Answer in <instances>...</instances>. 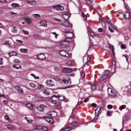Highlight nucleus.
<instances>
[{
	"instance_id": "1",
	"label": "nucleus",
	"mask_w": 131,
	"mask_h": 131,
	"mask_svg": "<svg viewBox=\"0 0 131 131\" xmlns=\"http://www.w3.org/2000/svg\"><path fill=\"white\" fill-rule=\"evenodd\" d=\"M70 31L65 30L64 32L65 33V36L67 38L65 39V41H67L71 42L72 41L71 38L73 36V32Z\"/></svg>"
},
{
	"instance_id": "2",
	"label": "nucleus",
	"mask_w": 131,
	"mask_h": 131,
	"mask_svg": "<svg viewBox=\"0 0 131 131\" xmlns=\"http://www.w3.org/2000/svg\"><path fill=\"white\" fill-rule=\"evenodd\" d=\"M110 72L108 70L104 71L101 77V79L102 80H104L108 78H110L111 76V74H110Z\"/></svg>"
},
{
	"instance_id": "3",
	"label": "nucleus",
	"mask_w": 131,
	"mask_h": 131,
	"mask_svg": "<svg viewBox=\"0 0 131 131\" xmlns=\"http://www.w3.org/2000/svg\"><path fill=\"white\" fill-rule=\"evenodd\" d=\"M69 42L70 41H65V39H64L63 42L60 43V46L61 47L63 48L69 47L70 46Z\"/></svg>"
},
{
	"instance_id": "4",
	"label": "nucleus",
	"mask_w": 131,
	"mask_h": 131,
	"mask_svg": "<svg viewBox=\"0 0 131 131\" xmlns=\"http://www.w3.org/2000/svg\"><path fill=\"white\" fill-rule=\"evenodd\" d=\"M64 25L66 27L65 30L70 31L72 27V26L68 21H66L64 23Z\"/></svg>"
},
{
	"instance_id": "5",
	"label": "nucleus",
	"mask_w": 131,
	"mask_h": 131,
	"mask_svg": "<svg viewBox=\"0 0 131 131\" xmlns=\"http://www.w3.org/2000/svg\"><path fill=\"white\" fill-rule=\"evenodd\" d=\"M60 54L62 56L68 58L69 57V54L63 50H61L59 52Z\"/></svg>"
},
{
	"instance_id": "6",
	"label": "nucleus",
	"mask_w": 131,
	"mask_h": 131,
	"mask_svg": "<svg viewBox=\"0 0 131 131\" xmlns=\"http://www.w3.org/2000/svg\"><path fill=\"white\" fill-rule=\"evenodd\" d=\"M123 16L126 20H128L130 18V14L129 12L126 11L124 12Z\"/></svg>"
},
{
	"instance_id": "7",
	"label": "nucleus",
	"mask_w": 131,
	"mask_h": 131,
	"mask_svg": "<svg viewBox=\"0 0 131 131\" xmlns=\"http://www.w3.org/2000/svg\"><path fill=\"white\" fill-rule=\"evenodd\" d=\"M43 118H45V120L50 124H52L54 121V120L52 118H48V116L43 117Z\"/></svg>"
},
{
	"instance_id": "8",
	"label": "nucleus",
	"mask_w": 131,
	"mask_h": 131,
	"mask_svg": "<svg viewBox=\"0 0 131 131\" xmlns=\"http://www.w3.org/2000/svg\"><path fill=\"white\" fill-rule=\"evenodd\" d=\"M72 70V69L71 68H64L62 69V71L63 73H68L71 72Z\"/></svg>"
},
{
	"instance_id": "9",
	"label": "nucleus",
	"mask_w": 131,
	"mask_h": 131,
	"mask_svg": "<svg viewBox=\"0 0 131 131\" xmlns=\"http://www.w3.org/2000/svg\"><path fill=\"white\" fill-rule=\"evenodd\" d=\"M37 58L40 60H43L46 59V57L44 54H41L37 56Z\"/></svg>"
},
{
	"instance_id": "10",
	"label": "nucleus",
	"mask_w": 131,
	"mask_h": 131,
	"mask_svg": "<svg viewBox=\"0 0 131 131\" xmlns=\"http://www.w3.org/2000/svg\"><path fill=\"white\" fill-rule=\"evenodd\" d=\"M47 115L52 117H55L57 116V113L54 112H53L51 113H47Z\"/></svg>"
},
{
	"instance_id": "11",
	"label": "nucleus",
	"mask_w": 131,
	"mask_h": 131,
	"mask_svg": "<svg viewBox=\"0 0 131 131\" xmlns=\"http://www.w3.org/2000/svg\"><path fill=\"white\" fill-rule=\"evenodd\" d=\"M46 106L43 105H40L37 107V109L40 112H43V111L44 108Z\"/></svg>"
},
{
	"instance_id": "12",
	"label": "nucleus",
	"mask_w": 131,
	"mask_h": 131,
	"mask_svg": "<svg viewBox=\"0 0 131 131\" xmlns=\"http://www.w3.org/2000/svg\"><path fill=\"white\" fill-rule=\"evenodd\" d=\"M101 107H98L95 110V117H96L97 116L99 113H101V112H100V110Z\"/></svg>"
},
{
	"instance_id": "13",
	"label": "nucleus",
	"mask_w": 131,
	"mask_h": 131,
	"mask_svg": "<svg viewBox=\"0 0 131 131\" xmlns=\"http://www.w3.org/2000/svg\"><path fill=\"white\" fill-rule=\"evenodd\" d=\"M26 106L28 108L30 109H33L35 108V106L30 103H28L26 104Z\"/></svg>"
},
{
	"instance_id": "14",
	"label": "nucleus",
	"mask_w": 131,
	"mask_h": 131,
	"mask_svg": "<svg viewBox=\"0 0 131 131\" xmlns=\"http://www.w3.org/2000/svg\"><path fill=\"white\" fill-rule=\"evenodd\" d=\"M53 8L54 9H55L57 10H62L64 8L63 6L59 5L54 6Z\"/></svg>"
},
{
	"instance_id": "15",
	"label": "nucleus",
	"mask_w": 131,
	"mask_h": 131,
	"mask_svg": "<svg viewBox=\"0 0 131 131\" xmlns=\"http://www.w3.org/2000/svg\"><path fill=\"white\" fill-rule=\"evenodd\" d=\"M24 19L26 22L28 24H30L32 23V21L28 17H25L24 18Z\"/></svg>"
},
{
	"instance_id": "16",
	"label": "nucleus",
	"mask_w": 131,
	"mask_h": 131,
	"mask_svg": "<svg viewBox=\"0 0 131 131\" xmlns=\"http://www.w3.org/2000/svg\"><path fill=\"white\" fill-rule=\"evenodd\" d=\"M39 24L40 26L47 27V23L45 21H41L39 22Z\"/></svg>"
},
{
	"instance_id": "17",
	"label": "nucleus",
	"mask_w": 131,
	"mask_h": 131,
	"mask_svg": "<svg viewBox=\"0 0 131 131\" xmlns=\"http://www.w3.org/2000/svg\"><path fill=\"white\" fill-rule=\"evenodd\" d=\"M114 90L111 88H108V94L110 95H113L114 94Z\"/></svg>"
},
{
	"instance_id": "18",
	"label": "nucleus",
	"mask_w": 131,
	"mask_h": 131,
	"mask_svg": "<svg viewBox=\"0 0 131 131\" xmlns=\"http://www.w3.org/2000/svg\"><path fill=\"white\" fill-rule=\"evenodd\" d=\"M4 118L5 120H7L9 122H11L12 121V119L10 118L9 116L7 115H5Z\"/></svg>"
},
{
	"instance_id": "19",
	"label": "nucleus",
	"mask_w": 131,
	"mask_h": 131,
	"mask_svg": "<svg viewBox=\"0 0 131 131\" xmlns=\"http://www.w3.org/2000/svg\"><path fill=\"white\" fill-rule=\"evenodd\" d=\"M43 92L44 93L47 95H49L50 94V92L48 89H43Z\"/></svg>"
},
{
	"instance_id": "20",
	"label": "nucleus",
	"mask_w": 131,
	"mask_h": 131,
	"mask_svg": "<svg viewBox=\"0 0 131 131\" xmlns=\"http://www.w3.org/2000/svg\"><path fill=\"white\" fill-rule=\"evenodd\" d=\"M15 89L17 90L19 92L21 93L23 92V91L22 89H21L18 86H16L15 87Z\"/></svg>"
},
{
	"instance_id": "21",
	"label": "nucleus",
	"mask_w": 131,
	"mask_h": 131,
	"mask_svg": "<svg viewBox=\"0 0 131 131\" xmlns=\"http://www.w3.org/2000/svg\"><path fill=\"white\" fill-rule=\"evenodd\" d=\"M58 96H56V95H54V96H53L51 98V102L52 103H53L54 104H56L57 102V101H56V100H53V98L54 97H58Z\"/></svg>"
},
{
	"instance_id": "22",
	"label": "nucleus",
	"mask_w": 131,
	"mask_h": 131,
	"mask_svg": "<svg viewBox=\"0 0 131 131\" xmlns=\"http://www.w3.org/2000/svg\"><path fill=\"white\" fill-rule=\"evenodd\" d=\"M8 54L9 56L10 57H11L13 56L17 55V53L15 52L11 51Z\"/></svg>"
},
{
	"instance_id": "23",
	"label": "nucleus",
	"mask_w": 131,
	"mask_h": 131,
	"mask_svg": "<svg viewBox=\"0 0 131 131\" xmlns=\"http://www.w3.org/2000/svg\"><path fill=\"white\" fill-rule=\"evenodd\" d=\"M57 96H58L57 97H58L59 99L62 101H64L66 98L64 96H59V95Z\"/></svg>"
},
{
	"instance_id": "24",
	"label": "nucleus",
	"mask_w": 131,
	"mask_h": 131,
	"mask_svg": "<svg viewBox=\"0 0 131 131\" xmlns=\"http://www.w3.org/2000/svg\"><path fill=\"white\" fill-rule=\"evenodd\" d=\"M27 3L28 4L32 5H35L36 3V2L35 1H27Z\"/></svg>"
},
{
	"instance_id": "25",
	"label": "nucleus",
	"mask_w": 131,
	"mask_h": 131,
	"mask_svg": "<svg viewBox=\"0 0 131 131\" xmlns=\"http://www.w3.org/2000/svg\"><path fill=\"white\" fill-rule=\"evenodd\" d=\"M6 126L9 129H13L14 128V127L11 124H8L6 125Z\"/></svg>"
},
{
	"instance_id": "26",
	"label": "nucleus",
	"mask_w": 131,
	"mask_h": 131,
	"mask_svg": "<svg viewBox=\"0 0 131 131\" xmlns=\"http://www.w3.org/2000/svg\"><path fill=\"white\" fill-rule=\"evenodd\" d=\"M109 47L111 49L112 52L113 53V56H114L115 54L114 52V48L113 47V46L112 45H111L109 46Z\"/></svg>"
},
{
	"instance_id": "27",
	"label": "nucleus",
	"mask_w": 131,
	"mask_h": 131,
	"mask_svg": "<svg viewBox=\"0 0 131 131\" xmlns=\"http://www.w3.org/2000/svg\"><path fill=\"white\" fill-rule=\"evenodd\" d=\"M91 85L92 86V89L93 90H94L96 89V84L94 83V82L93 83H91Z\"/></svg>"
},
{
	"instance_id": "28",
	"label": "nucleus",
	"mask_w": 131,
	"mask_h": 131,
	"mask_svg": "<svg viewBox=\"0 0 131 131\" xmlns=\"http://www.w3.org/2000/svg\"><path fill=\"white\" fill-rule=\"evenodd\" d=\"M53 82H46V84L48 87L52 86L54 85Z\"/></svg>"
},
{
	"instance_id": "29",
	"label": "nucleus",
	"mask_w": 131,
	"mask_h": 131,
	"mask_svg": "<svg viewBox=\"0 0 131 131\" xmlns=\"http://www.w3.org/2000/svg\"><path fill=\"white\" fill-rule=\"evenodd\" d=\"M64 84L67 85L66 86V88H69L72 86V85L70 86L71 84V82H63Z\"/></svg>"
},
{
	"instance_id": "30",
	"label": "nucleus",
	"mask_w": 131,
	"mask_h": 131,
	"mask_svg": "<svg viewBox=\"0 0 131 131\" xmlns=\"http://www.w3.org/2000/svg\"><path fill=\"white\" fill-rule=\"evenodd\" d=\"M42 126L39 125H37L36 126V128L37 130H40V129H42Z\"/></svg>"
},
{
	"instance_id": "31",
	"label": "nucleus",
	"mask_w": 131,
	"mask_h": 131,
	"mask_svg": "<svg viewBox=\"0 0 131 131\" xmlns=\"http://www.w3.org/2000/svg\"><path fill=\"white\" fill-rule=\"evenodd\" d=\"M20 51L23 53H26L27 52V49H20Z\"/></svg>"
},
{
	"instance_id": "32",
	"label": "nucleus",
	"mask_w": 131,
	"mask_h": 131,
	"mask_svg": "<svg viewBox=\"0 0 131 131\" xmlns=\"http://www.w3.org/2000/svg\"><path fill=\"white\" fill-rule=\"evenodd\" d=\"M69 16L66 13L63 16V18L66 20H67L69 18Z\"/></svg>"
},
{
	"instance_id": "33",
	"label": "nucleus",
	"mask_w": 131,
	"mask_h": 131,
	"mask_svg": "<svg viewBox=\"0 0 131 131\" xmlns=\"http://www.w3.org/2000/svg\"><path fill=\"white\" fill-rule=\"evenodd\" d=\"M13 67L17 69H18L19 68L21 69V66L19 65H14Z\"/></svg>"
},
{
	"instance_id": "34",
	"label": "nucleus",
	"mask_w": 131,
	"mask_h": 131,
	"mask_svg": "<svg viewBox=\"0 0 131 131\" xmlns=\"http://www.w3.org/2000/svg\"><path fill=\"white\" fill-rule=\"evenodd\" d=\"M11 6L12 7H18L19 6V5L18 4L16 3H13L11 4Z\"/></svg>"
},
{
	"instance_id": "35",
	"label": "nucleus",
	"mask_w": 131,
	"mask_h": 131,
	"mask_svg": "<svg viewBox=\"0 0 131 131\" xmlns=\"http://www.w3.org/2000/svg\"><path fill=\"white\" fill-rule=\"evenodd\" d=\"M126 107L125 105H122L119 107V109L120 110L122 111V109L125 108Z\"/></svg>"
},
{
	"instance_id": "36",
	"label": "nucleus",
	"mask_w": 131,
	"mask_h": 131,
	"mask_svg": "<svg viewBox=\"0 0 131 131\" xmlns=\"http://www.w3.org/2000/svg\"><path fill=\"white\" fill-rule=\"evenodd\" d=\"M78 125V123L75 121L72 123V125L73 127H75Z\"/></svg>"
},
{
	"instance_id": "37",
	"label": "nucleus",
	"mask_w": 131,
	"mask_h": 131,
	"mask_svg": "<svg viewBox=\"0 0 131 131\" xmlns=\"http://www.w3.org/2000/svg\"><path fill=\"white\" fill-rule=\"evenodd\" d=\"M25 119L26 120L27 122L29 123H31L33 121V120L30 119H28L27 117H25Z\"/></svg>"
},
{
	"instance_id": "38",
	"label": "nucleus",
	"mask_w": 131,
	"mask_h": 131,
	"mask_svg": "<svg viewBox=\"0 0 131 131\" xmlns=\"http://www.w3.org/2000/svg\"><path fill=\"white\" fill-rule=\"evenodd\" d=\"M91 60V57H88V61L86 63V64L88 65H89L90 63V61Z\"/></svg>"
},
{
	"instance_id": "39",
	"label": "nucleus",
	"mask_w": 131,
	"mask_h": 131,
	"mask_svg": "<svg viewBox=\"0 0 131 131\" xmlns=\"http://www.w3.org/2000/svg\"><path fill=\"white\" fill-rule=\"evenodd\" d=\"M54 80L56 81H61V79L59 77H56L54 78Z\"/></svg>"
},
{
	"instance_id": "40",
	"label": "nucleus",
	"mask_w": 131,
	"mask_h": 131,
	"mask_svg": "<svg viewBox=\"0 0 131 131\" xmlns=\"http://www.w3.org/2000/svg\"><path fill=\"white\" fill-rule=\"evenodd\" d=\"M33 16L36 18H39L40 17V16L38 14H34L33 15Z\"/></svg>"
},
{
	"instance_id": "41",
	"label": "nucleus",
	"mask_w": 131,
	"mask_h": 131,
	"mask_svg": "<svg viewBox=\"0 0 131 131\" xmlns=\"http://www.w3.org/2000/svg\"><path fill=\"white\" fill-rule=\"evenodd\" d=\"M53 19L54 20L57 21L59 23H60L61 21V20L60 19H58L54 17L53 18Z\"/></svg>"
},
{
	"instance_id": "42",
	"label": "nucleus",
	"mask_w": 131,
	"mask_h": 131,
	"mask_svg": "<svg viewBox=\"0 0 131 131\" xmlns=\"http://www.w3.org/2000/svg\"><path fill=\"white\" fill-rule=\"evenodd\" d=\"M30 85L32 87H36V85L34 83L32 82H30Z\"/></svg>"
},
{
	"instance_id": "43",
	"label": "nucleus",
	"mask_w": 131,
	"mask_h": 131,
	"mask_svg": "<svg viewBox=\"0 0 131 131\" xmlns=\"http://www.w3.org/2000/svg\"><path fill=\"white\" fill-rule=\"evenodd\" d=\"M80 99H79L78 100V102L77 104V105H80L82 103V99H81V101H80Z\"/></svg>"
},
{
	"instance_id": "44",
	"label": "nucleus",
	"mask_w": 131,
	"mask_h": 131,
	"mask_svg": "<svg viewBox=\"0 0 131 131\" xmlns=\"http://www.w3.org/2000/svg\"><path fill=\"white\" fill-rule=\"evenodd\" d=\"M104 20L103 18H100L99 20V22L100 23H102L103 22H104Z\"/></svg>"
},
{
	"instance_id": "45",
	"label": "nucleus",
	"mask_w": 131,
	"mask_h": 131,
	"mask_svg": "<svg viewBox=\"0 0 131 131\" xmlns=\"http://www.w3.org/2000/svg\"><path fill=\"white\" fill-rule=\"evenodd\" d=\"M42 129L45 131H47L48 129V128L47 127L43 126L42 127Z\"/></svg>"
},
{
	"instance_id": "46",
	"label": "nucleus",
	"mask_w": 131,
	"mask_h": 131,
	"mask_svg": "<svg viewBox=\"0 0 131 131\" xmlns=\"http://www.w3.org/2000/svg\"><path fill=\"white\" fill-rule=\"evenodd\" d=\"M22 32L26 35H28L29 34L28 31H25L24 30H22Z\"/></svg>"
},
{
	"instance_id": "47",
	"label": "nucleus",
	"mask_w": 131,
	"mask_h": 131,
	"mask_svg": "<svg viewBox=\"0 0 131 131\" xmlns=\"http://www.w3.org/2000/svg\"><path fill=\"white\" fill-rule=\"evenodd\" d=\"M106 22H107V23L109 24H111V20L108 17L106 20V21H105Z\"/></svg>"
},
{
	"instance_id": "48",
	"label": "nucleus",
	"mask_w": 131,
	"mask_h": 131,
	"mask_svg": "<svg viewBox=\"0 0 131 131\" xmlns=\"http://www.w3.org/2000/svg\"><path fill=\"white\" fill-rule=\"evenodd\" d=\"M71 129V128L70 127L66 128L64 129L63 131H69Z\"/></svg>"
},
{
	"instance_id": "49",
	"label": "nucleus",
	"mask_w": 131,
	"mask_h": 131,
	"mask_svg": "<svg viewBox=\"0 0 131 131\" xmlns=\"http://www.w3.org/2000/svg\"><path fill=\"white\" fill-rule=\"evenodd\" d=\"M31 76H33L34 77V78L35 79H38L39 78V77H36L35 75L34 74H31Z\"/></svg>"
},
{
	"instance_id": "50",
	"label": "nucleus",
	"mask_w": 131,
	"mask_h": 131,
	"mask_svg": "<svg viewBox=\"0 0 131 131\" xmlns=\"http://www.w3.org/2000/svg\"><path fill=\"white\" fill-rule=\"evenodd\" d=\"M82 15L83 17H84V19L86 20L87 19V17L85 14L83 12H82Z\"/></svg>"
},
{
	"instance_id": "51",
	"label": "nucleus",
	"mask_w": 131,
	"mask_h": 131,
	"mask_svg": "<svg viewBox=\"0 0 131 131\" xmlns=\"http://www.w3.org/2000/svg\"><path fill=\"white\" fill-rule=\"evenodd\" d=\"M111 27L115 30L117 29V28L116 26L112 24H111Z\"/></svg>"
},
{
	"instance_id": "52",
	"label": "nucleus",
	"mask_w": 131,
	"mask_h": 131,
	"mask_svg": "<svg viewBox=\"0 0 131 131\" xmlns=\"http://www.w3.org/2000/svg\"><path fill=\"white\" fill-rule=\"evenodd\" d=\"M91 106L92 107H97V105L95 104L92 103L91 104Z\"/></svg>"
},
{
	"instance_id": "53",
	"label": "nucleus",
	"mask_w": 131,
	"mask_h": 131,
	"mask_svg": "<svg viewBox=\"0 0 131 131\" xmlns=\"http://www.w3.org/2000/svg\"><path fill=\"white\" fill-rule=\"evenodd\" d=\"M14 61L15 62L17 63H19L20 62V61L19 60H18L17 59H15L14 60Z\"/></svg>"
},
{
	"instance_id": "54",
	"label": "nucleus",
	"mask_w": 131,
	"mask_h": 131,
	"mask_svg": "<svg viewBox=\"0 0 131 131\" xmlns=\"http://www.w3.org/2000/svg\"><path fill=\"white\" fill-rule=\"evenodd\" d=\"M81 77L82 78H83L85 76V74L84 72H82L81 73Z\"/></svg>"
},
{
	"instance_id": "55",
	"label": "nucleus",
	"mask_w": 131,
	"mask_h": 131,
	"mask_svg": "<svg viewBox=\"0 0 131 131\" xmlns=\"http://www.w3.org/2000/svg\"><path fill=\"white\" fill-rule=\"evenodd\" d=\"M4 44L7 45L8 47L10 46V43H9V41H6Z\"/></svg>"
},
{
	"instance_id": "56",
	"label": "nucleus",
	"mask_w": 131,
	"mask_h": 131,
	"mask_svg": "<svg viewBox=\"0 0 131 131\" xmlns=\"http://www.w3.org/2000/svg\"><path fill=\"white\" fill-rule=\"evenodd\" d=\"M71 61H68L67 62V64L69 66H71L73 65L71 63Z\"/></svg>"
},
{
	"instance_id": "57",
	"label": "nucleus",
	"mask_w": 131,
	"mask_h": 131,
	"mask_svg": "<svg viewBox=\"0 0 131 131\" xmlns=\"http://www.w3.org/2000/svg\"><path fill=\"white\" fill-rule=\"evenodd\" d=\"M90 35L92 37H94L95 35L94 33L92 32H90Z\"/></svg>"
},
{
	"instance_id": "58",
	"label": "nucleus",
	"mask_w": 131,
	"mask_h": 131,
	"mask_svg": "<svg viewBox=\"0 0 131 131\" xmlns=\"http://www.w3.org/2000/svg\"><path fill=\"white\" fill-rule=\"evenodd\" d=\"M38 88L39 89H42L43 88V86L41 84H39L38 86Z\"/></svg>"
},
{
	"instance_id": "59",
	"label": "nucleus",
	"mask_w": 131,
	"mask_h": 131,
	"mask_svg": "<svg viewBox=\"0 0 131 131\" xmlns=\"http://www.w3.org/2000/svg\"><path fill=\"white\" fill-rule=\"evenodd\" d=\"M121 47L122 48L124 49H125L126 48L125 46L123 44H122L121 46Z\"/></svg>"
},
{
	"instance_id": "60",
	"label": "nucleus",
	"mask_w": 131,
	"mask_h": 131,
	"mask_svg": "<svg viewBox=\"0 0 131 131\" xmlns=\"http://www.w3.org/2000/svg\"><path fill=\"white\" fill-rule=\"evenodd\" d=\"M107 108L109 109H111L113 107L112 105H108L107 106Z\"/></svg>"
},
{
	"instance_id": "61",
	"label": "nucleus",
	"mask_w": 131,
	"mask_h": 131,
	"mask_svg": "<svg viewBox=\"0 0 131 131\" xmlns=\"http://www.w3.org/2000/svg\"><path fill=\"white\" fill-rule=\"evenodd\" d=\"M3 59L1 58H0V64L1 65H2L3 64L2 63V60Z\"/></svg>"
},
{
	"instance_id": "62",
	"label": "nucleus",
	"mask_w": 131,
	"mask_h": 131,
	"mask_svg": "<svg viewBox=\"0 0 131 131\" xmlns=\"http://www.w3.org/2000/svg\"><path fill=\"white\" fill-rule=\"evenodd\" d=\"M107 116H110L111 114L110 113V111H107Z\"/></svg>"
},
{
	"instance_id": "63",
	"label": "nucleus",
	"mask_w": 131,
	"mask_h": 131,
	"mask_svg": "<svg viewBox=\"0 0 131 131\" xmlns=\"http://www.w3.org/2000/svg\"><path fill=\"white\" fill-rule=\"evenodd\" d=\"M98 31L99 32H101L103 31V30L102 28H99L98 29Z\"/></svg>"
},
{
	"instance_id": "64",
	"label": "nucleus",
	"mask_w": 131,
	"mask_h": 131,
	"mask_svg": "<svg viewBox=\"0 0 131 131\" xmlns=\"http://www.w3.org/2000/svg\"><path fill=\"white\" fill-rule=\"evenodd\" d=\"M89 100V97H88L85 100L84 102L85 103L87 101H88Z\"/></svg>"
}]
</instances>
